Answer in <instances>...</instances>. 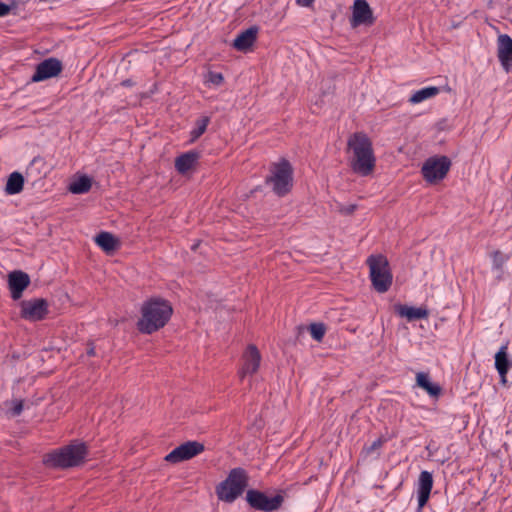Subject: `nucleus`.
<instances>
[{
  "label": "nucleus",
  "instance_id": "nucleus-1",
  "mask_svg": "<svg viewBox=\"0 0 512 512\" xmlns=\"http://www.w3.org/2000/svg\"><path fill=\"white\" fill-rule=\"evenodd\" d=\"M172 313L173 309L169 301L160 297H152L142 304L137 329L143 334H152L167 324Z\"/></svg>",
  "mask_w": 512,
  "mask_h": 512
},
{
  "label": "nucleus",
  "instance_id": "nucleus-2",
  "mask_svg": "<svg viewBox=\"0 0 512 512\" xmlns=\"http://www.w3.org/2000/svg\"><path fill=\"white\" fill-rule=\"evenodd\" d=\"M348 147L353 152L352 170L361 176L371 174L375 167V156L369 137L362 132L354 133L348 139Z\"/></svg>",
  "mask_w": 512,
  "mask_h": 512
},
{
  "label": "nucleus",
  "instance_id": "nucleus-3",
  "mask_svg": "<svg viewBox=\"0 0 512 512\" xmlns=\"http://www.w3.org/2000/svg\"><path fill=\"white\" fill-rule=\"evenodd\" d=\"M86 455L87 446L85 443H72L46 454L44 463L53 468L76 467L84 462Z\"/></svg>",
  "mask_w": 512,
  "mask_h": 512
},
{
  "label": "nucleus",
  "instance_id": "nucleus-4",
  "mask_svg": "<svg viewBox=\"0 0 512 512\" xmlns=\"http://www.w3.org/2000/svg\"><path fill=\"white\" fill-rule=\"evenodd\" d=\"M265 183L277 196L287 195L293 186V168L290 162L281 159L279 162L272 163Z\"/></svg>",
  "mask_w": 512,
  "mask_h": 512
},
{
  "label": "nucleus",
  "instance_id": "nucleus-5",
  "mask_svg": "<svg viewBox=\"0 0 512 512\" xmlns=\"http://www.w3.org/2000/svg\"><path fill=\"white\" fill-rule=\"evenodd\" d=\"M248 486V474L241 468L230 470L227 478L216 487L218 498L224 502H234Z\"/></svg>",
  "mask_w": 512,
  "mask_h": 512
},
{
  "label": "nucleus",
  "instance_id": "nucleus-6",
  "mask_svg": "<svg viewBox=\"0 0 512 512\" xmlns=\"http://www.w3.org/2000/svg\"><path fill=\"white\" fill-rule=\"evenodd\" d=\"M366 263L369 267L373 288L379 293L387 292L393 280L387 258L382 254L370 255Z\"/></svg>",
  "mask_w": 512,
  "mask_h": 512
},
{
  "label": "nucleus",
  "instance_id": "nucleus-7",
  "mask_svg": "<svg viewBox=\"0 0 512 512\" xmlns=\"http://www.w3.org/2000/svg\"><path fill=\"white\" fill-rule=\"evenodd\" d=\"M451 164V160L444 155L429 157L422 165V177L430 184L437 183L446 177Z\"/></svg>",
  "mask_w": 512,
  "mask_h": 512
},
{
  "label": "nucleus",
  "instance_id": "nucleus-8",
  "mask_svg": "<svg viewBox=\"0 0 512 512\" xmlns=\"http://www.w3.org/2000/svg\"><path fill=\"white\" fill-rule=\"evenodd\" d=\"M246 500L248 504L254 509L264 512H271L281 507L284 498L280 494H277L273 497H268L261 491L250 489L246 493Z\"/></svg>",
  "mask_w": 512,
  "mask_h": 512
},
{
  "label": "nucleus",
  "instance_id": "nucleus-9",
  "mask_svg": "<svg viewBox=\"0 0 512 512\" xmlns=\"http://www.w3.org/2000/svg\"><path fill=\"white\" fill-rule=\"evenodd\" d=\"M20 308L21 318L30 322H37L45 319L49 312L48 302L44 298L23 300L20 302Z\"/></svg>",
  "mask_w": 512,
  "mask_h": 512
},
{
  "label": "nucleus",
  "instance_id": "nucleus-10",
  "mask_svg": "<svg viewBox=\"0 0 512 512\" xmlns=\"http://www.w3.org/2000/svg\"><path fill=\"white\" fill-rule=\"evenodd\" d=\"M204 451V445L197 441H187L165 456L169 463H179L189 460Z\"/></svg>",
  "mask_w": 512,
  "mask_h": 512
},
{
  "label": "nucleus",
  "instance_id": "nucleus-11",
  "mask_svg": "<svg viewBox=\"0 0 512 512\" xmlns=\"http://www.w3.org/2000/svg\"><path fill=\"white\" fill-rule=\"evenodd\" d=\"M373 11L366 0H355L352 6L350 25L352 28L359 26H372L375 23Z\"/></svg>",
  "mask_w": 512,
  "mask_h": 512
},
{
  "label": "nucleus",
  "instance_id": "nucleus-12",
  "mask_svg": "<svg viewBox=\"0 0 512 512\" xmlns=\"http://www.w3.org/2000/svg\"><path fill=\"white\" fill-rule=\"evenodd\" d=\"M261 363V354L258 348L250 344L242 356V367L239 370V377L243 380L247 375L255 374Z\"/></svg>",
  "mask_w": 512,
  "mask_h": 512
},
{
  "label": "nucleus",
  "instance_id": "nucleus-13",
  "mask_svg": "<svg viewBox=\"0 0 512 512\" xmlns=\"http://www.w3.org/2000/svg\"><path fill=\"white\" fill-rule=\"evenodd\" d=\"M63 69L62 62L54 57L48 58L40 62L36 66L35 73L31 80L32 82H40L46 79L57 76Z\"/></svg>",
  "mask_w": 512,
  "mask_h": 512
},
{
  "label": "nucleus",
  "instance_id": "nucleus-14",
  "mask_svg": "<svg viewBox=\"0 0 512 512\" xmlns=\"http://www.w3.org/2000/svg\"><path fill=\"white\" fill-rule=\"evenodd\" d=\"M30 278L27 273L13 271L8 276V285L13 300L21 298L23 291L29 286Z\"/></svg>",
  "mask_w": 512,
  "mask_h": 512
},
{
  "label": "nucleus",
  "instance_id": "nucleus-15",
  "mask_svg": "<svg viewBox=\"0 0 512 512\" xmlns=\"http://www.w3.org/2000/svg\"><path fill=\"white\" fill-rule=\"evenodd\" d=\"M433 487V477L428 471H422L418 479V509L421 510L428 502Z\"/></svg>",
  "mask_w": 512,
  "mask_h": 512
},
{
  "label": "nucleus",
  "instance_id": "nucleus-16",
  "mask_svg": "<svg viewBox=\"0 0 512 512\" xmlns=\"http://www.w3.org/2000/svg\"><path fill=\"white\" fill-rule=\"evenodd\" d=\"M497 56L502 66L508 70L512 61V38L507 34H501L497 38Z\"/></svg>",
  "mask_w": 512,
  "mask_h": 512
},
{
  "label": "nucleus",
  "instance_id": "nucleus-17",
  "mask_svg": "<svg viewBox=\"0 0 512 512\" xmlns=\"http://www.w3.org/2000/svg\"><path fill=\"white\" fill-rule=\"evenodd\" d=\"M258 30L257 26H251L239 33L233 41V47L242 52L249 50L257 39Z\"/></svg>",
  "mask_w": 512,
  "mask_h": 512
},
{
  "label": "nucleus",
  "instance_id": "nucleus-18",
  "mask_svg": "<svg viewBox=\"0 0 512 512\" xmlns=\"http://www.w3.org/2000/svg\"><path fill=\"white\" fill-rule=\"evenodd\" d=\"M507 349V344L502 345L495 354V368L503 383L506 382L507 373L512 367V360L508 356Z\"/></svg>",
  "mask_w": 512,
  "mask_h": 512
},
{
  "label": "nucleus",
  "instance_id": "nucleus-19",
  "mask_svg": "<svg viewBox=\"0 0 512 512\" xmlns=\"http://www.w3.org/2000/svg\"><path fill=\"white\" fill-rule=\"evenodd\" d=\"M395 311L399 316L407 318L408 321L425 319L428 317V311L421 307L416 308L398 304L395 306Z\"/></svg>",
  "mask_w": 512,
  "mask_h": 512
},
{
  "label": "nucleus",
  "instance_id": "nucleus-20",
  "mask_svg": "<svg viewBox=\"0 0 512 512\" xmlns=\"http://www.w3.org/2000/svg\"><path fill=\"white\" fill-rule=\"evenodd\" d=\"M95 242L108 254L114 252L120 245L119 240L113 234L105 231L96 235Z\"/></svg>",
  "mask_w": 512,
  "mask_h": 512
},
{
  "label": "nucleus",
  "instance_id": "nucleus-21",
  "mask_svg": "<svg viewBox=\"0 0 512 512\" xmlns=\"http://www.w3.org/2000/svg\"><path fill=\"white\" fill-rule=\"evenodd\" d=\"M198 157V153L193 151L180 155L175 160V167L177 171L181 174L188 172L197 162Z\"/></svg>",
  "mask_w": 512,
  "mask_h": 512
},
{
  "label": "nucleus",
  "instance_id": "nucleus-22",
  "mask_svg": "<svg viewBox=\"0 0 512 512\" xmlns=\"http://www.w3.org/2000/svg\"><path fill=\"white\" fill-rule=\"evenodd\" d=\"M416 383L432 397H438L441 394V387L438 384L432 383L429 375L425 372H418L416 374Z\"/></svg>",
  "mask_w": 512,
  "mask_h": 512
},
{
  "label": "nucleus",
  "instance_id": "nucleus-23",
  "mask_svg": "<svg viewBox=\"0 0 512 512\" xmlns=\"http://www.w3.org/2000/svg\"><path fill=\"white\" fill-rule=\"evenodd\" d=\"M490 256L492 259V271L495 274V278L497 281H501L504 274V265L508 260V256L499 250L493 251Z\"/></svg>",
  "mask_w": 512,
  "mask_h": 512
},
{
  "label": "nucleus",
  "instance_id": "nucleus-24",
  "mask_svg": "<svg viewBox=\"0 0 512 512\" xmlns=\"http://www.w3.org/2000/svg\"><path fill=\"white\" fill-rule=\"evenodd\" d=\"M23 186L24 178L22 174L19 172H13L7 180L5 191L8 195H15L23 190Z\"/></svg>",
  "mask_w": 512,
  "mask_h": 512
},
{
  "label": "nucleus",
  "instance_id": "nucleus-25",
  "mask_svg": "<svg viewBox=\"0 0 512 512\" xmlns=\"http://www.w3.org/2000/svg\"><path fill=\"white\" fill-rule=\"evenodd\" d=\"M440 89L435 86L425 87L422 88L415 93L412 94V96L409 99V102L412 104H418L424 100H427L429 98H432L439 94Z\"/></svg>",
  "mask_w": 512,
  "mask_h": 512
},
{
  "label": "nucleus",
  "instance_id": "nucleus-26",
  "mask_svg": "<svg viewBox=\"0 0 512 512\" xmlns=\"http://www.w3.org/2000/svg\"><path fill=\"white\" fill-rule=\"evenodd\" d=\"M92 186V180L88 176L84 175L76 179L69 186V190L74 194L87 193Z\"/></svg>",
  "mask_w": 512,
  "mask_h": 512
},
{
  "label": "nucleus",
  "instance_id": "nucleus-27",
  "mask_svg": "<svg viewBox=\"0 0 512 512\" xmlns=\"http://www.w3.org/2000/svg\"><path fill=\"white\" fill-rule=\"evenodd\" d=\"M210 118L207 116L201 117L196 121V127L191 131V141L197 140L207 129Z\"/></svg>",
  "mask_w": 512,
  "mask_h": 512
},
{
  "label": "nucleus",
  "instance_id": "nucleus-28",
  "mask_svg": "<svg viewBox=\"0 0 512 512\" xmlns=\"http://www.w3.org/2000/svg\"><path fill=\"white\" fill-rule=\"evenodd\" d=\"M308 329L312 338L316 341H321L326 333V327L323 323H311Z\"/></svg>",
  "mask_w": 512,
  "mask_h": 512
},
{
  "label": "nucleus",
  "instance_id": "nucleus-29",
  "mask_svg": "<svg viewBox=\"0 0 512 512\" xmlns=\"http://www.w3.org/2000/svg\"><path fill=\"white\" fill-rule=\"evenodd\" d=\"M224 77L222 73L209 71L206 77V83L219 86L223 83Z\"/></svg>",
  "mask_w": 512,
  "mask_h": 512
},
{
  "label": "nucleus",
  "instance_id": "nucleus-30",
  "mask_svg": "<svg viewBox=\"0 0 512 512\" xmlns=\"http://www.w3.org/2000/svg\"><path fill=\"white\" fill-rule=\"evenodd\" d=\"M23 411V401L13 400L11 401V414L12 416H19Z\"/></svg>",
  "mask_w": 512,
  "mask_h": 512
},
{
  "label": "nucleus",
  "instance_id": "nucleus-31",
  "mask_svg": "<svg viewBox=\"0 0 512 512\" xmlns=\"http://www.w3.org/2000/svg\"><path fill=\"white\" fill-rule=\"evenodd\" d=\"M384 443V440L382 438L376 439L368 448L367 452L371 453L374 450L380 449Z\"/></svg>",
  "mask_w": 512,
  "mask_h": 512
},
{
  "label": "nucleus",
  "instance_id": "nucleus-32",
  "mask_svg": "<svg viewBox=\"0 0 512 512\" xmlns=\"http://www.w3.org/2000/svg\"><path fill=\"white\" fill-rule=\"evenodd\" d=\"M11 6L0 2V17L6 16L10 13Z\"/></svg>",
  "mask_w": 512,
  "mask_h": 512
},
{
  "label": "nucleus",
  "instance_id": "nucleus-33",
  "mask_svg": "<svg viewBox=\"0 0 512 512\" xmlns=\"http://www.w3.org/2000/svg\"><path fill=\"white\" fill-rule=\"evenodd\" d=\"M314 0H296V3L303 7H310Z\"/></svg>",
  "mask_w": 512,
  "mask_h": 512
},
{
  "label": "nucleus",
  "instance_id": "nucleus-34",
  "mask_svg": "<svg viewBox=\"0 0 512 512\" xmlns=\"http://www.w3.org/2000/svg\"><path fill=\"white\" fill-rule=\"evenodd\" d=\"M86 354L90 357L96 355L95 347H94L93 343H88Z\"/></svg>",
  "mask_w": 512,
  "mask_h": 512
},
{
  "label": "nucleus",
  "instance_id": "nucleus-35",
  "mask_svg": "<svg viewBox=\"0 0 512 512\" xmlns=\"http://www.w3.org/2000/svg\"><path fill=\"white\" fill-rule=\"evenodd\" d=\"M122 85H124V86H130V85H131V82H130V80H126V81H123V82H122Z\"/></svg>",
  "mask_w": 512,
  "mask_h": 512
},
{
  "label": "nucleus",
  "instance_id": "nucleus-36",
  "mask_svg": "<svg viewBox=\"0 0 512 512\" xmlns=\"http://www.w3.org/2000/svg\"><path fill=\"white\" fill-rule=\"evenodd\" d=\"M355 208H356L355 205L350 206L349 209H348V212L349 213L353 212L355 210Z\"/></svg>",
  "mask_w": 512,
  "mask_h": 512
}]
</instances>
